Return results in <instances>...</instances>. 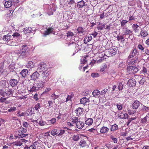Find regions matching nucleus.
Wrapping results in <instances>:
<instances>
[{"label":"nucleus","mask_w":149,"mask_h":149,"mask_svg":"<svg viewBox=\"0 0 149 149\" xmlns=\"http://www.w3.org/2000/svg\"><path fill=\"white\" fill-rule=\"evenodd\" d=\"M79 138V136L77 134L74 135L72 137V139L74 141H77Z\"/></svg>","instance_id":"obj_37"},{"label":"nucleus","mask_w":149,"mask_h":149,"mask_svg":"<svg viewBox=\"0 0 149 149\" xmlns=\"http://www.w3.org/2000/svg\"><path fill=\"white\" fill-rule=\"evenodd\" d=\"M76 124L77 128L79 129H81L84 127V123L79 119L78 122H77Z\"/></svg>","instance_id":"obj_19"},{"label":"nucleus","mask_w":149,"mask_h":149,"mask_svg":"<svg viewBox=\"0 0 149 149\" xmlns=\"http://www.w3.org/2000/svg\"><path fill=\"white\" fill-rule=\"evenodd\" d=\"M58 133L57 130L56 129L53 130L51 132V134L53 136H55Z\"/></svg>","instance_id":"obj_45"},{"label":"nucleus","mask_w":149,"mask_h":149,"mask_svg":"<svg viewBox=\"0 0 149 149\" xmlns=\"http://www.w3.org/2000/svg\"><path fill=\"white\" fill-rule=\"evenodd\" d=\"M100 94V92L98 90H94V97H96L97 96L98 97Z\"/></svg>","instance_id":"obj_39"},{"label":"nucleus","mask_w":149,"mask_h":149,"mask_svg":"<svg viewBox=\"0 0 149 149\" xmlns=\"http://www.w3.org/2000/svg\"><path fill=\"white\" fill-rule=\"evenodd\" d=\"M13 144L14 146H21L22 144V142L20 141H16L13 143Z\"/></svg>","instance_id":"obj_41"},{"label":"nucleus","mask_w":149,"mask_h":149,"mask_svg":"<svg viewBox=\"0 0 149 149\" xmlns=\"http://www.w3.org/2000/svg\"><path fill=\"white\" fill-rule=\"evenodd\" d=\"M123 86L122 83L120 82L118 86V89L119 90H122L123 88Z\"/></svg>","instance_id":"obj_59"},{"label":"nucleus","mask_w":149,"mask_h":149,"mask_svg":"<svg viewBox=\"0 0 149 149\" xmlns=\"http://www.w3.org/2000/svg\"><path fill=\"white\" fill-rule=\"evenodd\" d=\"M27 130L26 129L22 128L20 129L18 131V134L20 136L19 138H22L26 137L28 135L26 134Z\"/></svg>","instance_id":"obj_7"},{"label":"nucleus","mask_w":149,"mask_h":149,"mask_svg":"<svg viewBox=\"0 0 149 149\" xmlns=\"http://www.w3.org/2000/svg\"><path fill=\"white\" fill-rule=\"evenodd\" d=\"M128 21H127L126 20H122V21H120V24L121 25V26H124L128 22Z\"/></svg>","instance_id":"obj_51"},{"label":"nucleus","mask_w":149,"mask_h":149,"mask_svg":"<svg viewBox=\"0 0 149 149\" xmlns=\"http://www.w3.org/2000/svg\"><path fill=\"white\" fill-rule=\"evenodd\" d=\"M79 33L83 34L84 32V29L81 27H79L78 28L77 30Z\"/></svg>","instance_id":"obj_43"},{"label":"nucleus","mask_w":149,"mask_h":149,"mask_svg":"<svg viewBox=\"0 0 149 149\" xmlns=\"http://www.w3.org/2000/svg\"><path fill=\"white\" fill-rule=\"evenodd\" d=\"M18 82L15 79H11L9 81L10 84L12 87H14L17 85Z\"/></svg>","instance_id":"obj_20"},{"label":"nucleus","mask_w":149,"mask_h":149,"mask_svg":"<svg viewBox=\"0 0 149 149\" xmlns=\"http://www.w3.org/2000/svg\"><path fill=\"white\" fill-rule=\"evenodd\" d=\"M84 6L85 2L83 0L78 2L77 4V6L79 8H82Z\"/></svg>","instance_id":"obj_27"},{"label":"nucleus","mask_w":149,"mask_h":149,"mask_svg":"<svg viewBox=\"0 0 149 149\" xmlns=\"http://www.w3.org/2000/svg\"><path fill=\"white\" fill-rule=\"evenodd\" d=\"M87 61L86 58L85 57H82L81 59V64L85 63Z\"/></svg>","instance_id":"obj_53"},{"label":"nucleus","mask_w":149,"mask_h":149,"mask_svg":"<svg viewBox=\"0 0 149 149\" xmlns=\"http://www.w3.org/2000/svg\"><path fill=\"white\" fill-rule=\"evenodd\" d=\"M145 81L146 80L145 78H142V79L140 80V81H139V83L140 84L143 85Z\"/></svg>","instance_id":"obj_60"},{"label":"nucleus","mask_w":149,"mask_h":149,"mask_svg":"<svg viewBox=\"0 0 149 149\" xmlns=\"http://www.w3.org/2000/svg\"><path fill=\"white\" fill-rule=\"evenodd\" d=\"M123 29H124V35H130L132 33V32L130 30L127 28H124Z\"/></svg>","instance_id":"obj_32"},{"label":"nucleus","mask_w":149,"mask_h":149,"mask_svg":"<svg viewBox=\"0 0 149 149\" xmlns=\"http://www.w3.org/2000/svg\"><path fill=\"white\" fill-rule=\"evenodd\" d=\"M34 65L35 64L32 61H30L26 65V66L27 68H33Z\"/></svg>","instance_id":"obj_26"},{"label":"nucleus","mask_w":149,"mask_h":149,"mask_svg":"<svg viewBox=\"0 0 149 149\" xmlns=\"http://www.w3.org/2000/svg\"><path fill=\"white\" fill-rule=\"evenodd\" d=\"M54 28L53 26L49 27L46 29V30L45 31L43 34V36L46 37L47 36L49 35L50 33L53 32Z\"/></svg>","instance_id":"obj_8"},{"label":"nucleus","mask_w":149,"mask_h":149,"mask_svg":"<svg viewBox=\"0 0 149 149\" xmlns=\"http://www.w3.org/2000/svg\"><path fill=\"white\" fill-rule=\"evenodd\" d=\"M88 101V99L85 97H83L80 100L81 103L83 104H86Z\"/></svg>","instance_id":"obj_29"},{"label":"nucleus","mask_w":149,"mask_h":149,"mask_svg":"<svg viewBox=\"0 0 149 149\" xmlns=\"http://www.w3.org/2000/svg\"><path fill=\"white\" fill-rule=\"evenodd\" d=\"M137 53V52L136 49L135 48L133 49L128 57V59L130 60L131 58H134V56H135Z\"/></svg>","instance_id":"obj_12"},{"label":"nucleus","mask_w":149,"mask_h":149,"mask_svg":"<svg viewBox=\"0 0 149 149\" xmlns=\"http://www.w3.org/2000/svg\"><path fill=\"white\" fill-rule=\"evenodd\" d=\"M139 26L137 24H134L132 25V28L134 31V32L138 33L139 31V29L138 27Z\"/></svg>","instance_id":"obj_22"},{"label":"nucleus","mask_w":149,"mask_h":149,"mask_svg":"<svg viewBox=\"0 0 149 149\" xmlns=\"http://www.w3.org/2000/svg\"><path fill=\"white\" fill-rule=\"evenodd\" d=\"M110 138L113 141L114 143H117V139L116 138H115L113 136L111 135L110 136Z\"/></svg>","instance_id":"obj_55"},{"label":"nucleus","mask_w":149,"mask_h":149,"mask_svg":"<svg viewBox=\"0 0 149 149\" xmlns=\"http://www.w3.org/2000/svg\"><path fill=\"white\" fill-rule=\"evenodd\" d=\"M107 91L108 89H107L105 88L101 92L100 94L101 95H103L104 94H105L107 93Z\"/></svg>","instance_id":"obj_61"},{"label":"nucleus","mask_w":149,"mask_h":149,"mask_svg":"<svg viewBox=\"0 0 149 149\" xmlns=\"http://www.w3.org/2000/svg\"><path fill=\"white\" fill-rule=\"evenodd\" d=\"M148 33L147 31L143 29H141V31L139 33V34L138 35V36H141L142 38H144L148 35Z\"/></svg>","instance_id":"obj_10"},{"label":"nucleus","mask_w":149,"mask_h":149,"mask_svg":"<svg viewBox=\"0 0 149 149\" xmlns=\"http://www.w3.org/2000/svg\"><path fill=\"white\" fill-rule=\"evenodd\" d=\"M117 52V49L115 48H111L106 52L105 54L108 57L110 56L115 55Z\"/></svg>","instance_id":"obj_5"},{"label":"nucleus","mask_w":149,"mask_h":149,"mask_svg":"<svg viewBox=\"0 0 149 149\" xmlns=\"http://www.w3.org/2000/svg\"><path fill=\"white\" fill-rule=\"evenodd\" d=\"M4 62H2L0 63V75L4 73L5 71H7L5 69H4Z\"/></svg>","instance_id":"obj_17"},{"label":"nucleus","mask_w":149,"mask_h":149,"mask_svg":"<svg viewBox=\"0 0 149 149\" xmlns=\"http://www.w3.org/2000/svg\"><path fill=\"white\" fill-rule=\"evenodd\" d=\"M92 39V37L91 36H89L88 37H86L84 40V42L85 43H87L89 42Z\"/></svg>","instance_id":"obj_34"},{"label":"nucleus","mask_w":149,"mask_h":149,"mask_svg":"<svg viewBox=\"0 0 149 149\" xmlns=\"http://www.w3.org/2000/svg\"><path fill=\"white\" fill-rule=\"evenodd\" d=\"M40 74L37 71L34 72L31 75V79L33 80H36L40 76Z\"/></svg>","instance_id":"obj_16"},{"label":"nucleus","mask_w":149,"mask_h":149,"mask_svg":"<svg viewBox=\"0 0 149 149\" xmlns=\"http://www.w3.org/2000/svg\"><path fill=\"white\" fill-rule=\"evenodd\" d=\"M56 121V119L55 118H52L48 121L49 123L51 124H53L55 123Z\"/></svg>","instance_id":"obj_50"},{"label":"nucleus","mask_w":149,"mask_h":149,"mask_svg":"<svg viewBox=\"0 0 149 149\" xmlns=\"http://www.w3.org/2000/svg\"><path fill=\"white\" fill-rule=\"evenodd\" d=\"M37 120H34V122H37L38 123V124L41 126H44L45 123L46 122L45 121H43V120L40 119L38 120V122H37Z\"/></svg>","instance_id":"obj_35"},{"label":"nucleus","mask_w":149,"mask_h":149,"mask_svg":"<svg viewBox=\"0 0 149 149\" xmlns=\"http://www.w3.org/2000/svg\"><path fill=\"white\" fill-rule=\"evenodd\" d=\"M118 129V126L116 124L112 125L111 128V130L112 131H114Z\"/></svg>","instance_id":"obj_38"},{"label":"nucleus","mask_w":149,"mask_h":149,"mask_svg":"<svg viewBox=\"0 0 149 149\" xmlns=\"http://www.w3.org/2000/svg\"><path fill=\"white\" fill-rule=\"evenodd\" d=\"M93 121V120L92 118H89L86 120L85 123L86 124L88 125H90L92 124Z\"/></svg>","instance_id":"obj_31"},{"label":"nucleus","mask_w":149,"mask_h":149,"mask_svg":"<svg viewBox=\"0 0 149 149\" xmlns=\"http://www.w3.org/2000/svg\"><path fill=\"white\" fill-rule=\"evenodd\" d=\"M149 110V107H146L144 105L142 106L141 110L143 111L147 112Z\"/></svg>","instance_id":"obj_42"},{"label":"nucleus","mask_w":149,"mask_h":149,"mask_svg":"<svg viewBox=\"0 0 149 149\" xmlns=\"http://www.w3.org/2000/svg\"><path fill=\"white\" fill-rule=\"evenodd\" d=\"M79 145L81 147L84 148H88V147L86 141L84 140H82L80 141L79 142Z\"/></svg>","instance_id":"obj_15"},{"label":"nucleus","mask_w":149,"mask_h":149,"mask_svg":"<svg viewBox=\"0 0 149 149\" xmlns=\"http://www.w3.org/2000/svg\"><path fill=\"white\" fill-rule=\"evenodd\" d=\"M140 102L137 100L134 101L132 104V108L135 109H137L139 107Z\"/></svg>","instance_id":"obj_11"},{"label":"nucleus","mask_w":149,"mask_h":149,"mask_svg":"<svg viewBox=\"0 0 149 149\" xmlns=\"http://www.w3.org/2000/svg\"><path fill=\"white\" fill-rule=\"evenodd\" d=\"M51 74L50 71L47 72L42 73L41 74V81L43 83V85L44 86V84L47 82L49 79V75Z\"/></svg>","instance_id":"obj_4"},{"label":"nucleus","mask_w":149,"mask_h":149,"mask_svg":"<svg viewBox=\"0 0 149 149\" xmlns=\"http://www.w3.org/2000/svg\"><path fill=\"white\" fill-rule=\"evenodd\" d=\"M130 61L127 66H135L138 63V58L135 57L134 58H132V59H130Z\"/></svg>","instance_id":"obj_9"},{"label":"nucleus","mask_w":149,"mask_h":149,"mask_svg":"<svg viewBox=\"0 0 149 149\" xmlns=\"http://www.w3.org/2000/svg\"><path fill=\"white\" fill-rule=\"evenodd\" d=\"M136 81L135 79H130L127 82L128 85L130 87H132L136 85Z\"/></svg>","instance_id":"obj_14"},{"label":"nucleus","mask_w":149,"mask_h":149,"mask_svg":"<svg viewBox=\"0 0 149 149\" xmlns=\"http://www.w3.org/2000/svg\"><path fill=\"white\" fill-rule=\"evenodd\" d=\"M107 68V65L106 64H104V65L101 67L100 69V71L101 72L104 71Z\"/></svg>","instance_id":"obj_52"},{"label":"nucleus","mask_w":149,"mask_h":149,"mask_svg":"<svg viewBox=\"0 0 149 149\" xmlns=\"http://www.w3.org/2000/svg\"><path fill=\"white\" fill-rule=\"evenodd\" d=\"M15 64H11L8 67L9 69L11 72H13L15 68Z\"/></svg>","instance_id":"obj_40"},{"label":"nucleus","mask_w":149,"mask_h":149,"mask_svg":"<svg viewBox=\"0 0 149 149\" xmlns=\"http://www.w3.org/2000/svg\"><path fill=\"white\" fill-rule=\"evenodd\" d=\"M37 70L40 72L43 73L45 71L47 72L50 71L49 69L47 67L46 63L44 62H41L38 65Z\"/></svg>","instance_id":"obj_2"},{"label":"nucleus","mask_w":149,"mask_h":149,"mask_svg":"<svg viewBox=\"0 0 149 149\" xmlns=\"http://www.w3.org/2000/svg\"><path fill=\"white\" fill-rule=\"evenodd\" d=\"M116 106L117 109L119 110H121L122 109L123 106L122 104H117Z\"/></svg>","instance_id":"obj_62"},{"label":"nucleus","mask_w":149,"mask_h":149,"mask_svg":"<svg viewBox=\"0 0 149 149\" xmlns=\"http://www.w3.org/2000/svg\"><path fill=\"white\" fill-rule=\"evenodd\" d=\"M136 117H133V118H130L128 119V121L127 123V125L128 126L130 123L133 120H134L135 119H136Z\"/></svg>","instance_id":"obj_44"},{"label":"nucleus","mask_w":149,"mask_h":149,"mask_svg":"<svg viewBox=\"0 0 149 149\" xmlns=\"http://www.w3.org/2000/svg\"><path fill=\"white\" fill-rule=\"evenodd\" d=\"M28 47L26 45H23L22 46V49L18 50H16V53L18 54H20L21 56H22L23 57L26 56V51L28 49Z\"/></svg>","instance_id":"obj_3"},{"label":"nucleus","mask_w":149,"mask_h":149,"mask_svg":"<svg viewBox=\"0 0 149 149\" xmlns=\"http://www.w3.org/2000/svg\"><path fill=\"white\" fill-rule=\"evenodd\" d=\"M28 71L27 69L23 70L20 72L21 75L22 77H25L28 74Z\"/></svg>","instance_id":"obj_21"},{"label":"nucleus","mask_w":149,"mask_h":149,"mask_svg":"<svg viewBox=\"0 0 149 149\" xmlns=\"http://www.w3.org/2000/svg\"><path fill=\"white\" fill-rule=\"evenodd\" d=\"M109 130V129L105 127H102L100 130V132L102 133H107Z\"/></svg>","instance_id":"obj_28"},{"label":"nucleus","mask_w":149,"mask_h":149,"mask_svg":"<svg viewBox=\"0 0 149 149\" xmlns=\"http://www.w3.org/2000/svg\"><path fill=\"white\" fill-rule=\"evenodd\" d=\"M36 144L37 149H45V147L41 142L39 143L38 141H36Z\"/></svg>","instance_id":"obj_18"},{"label":"nucleus","mask_w":149,"mask_h":149,"mask_svg":"<svg viewBox=\"0 0 149 149\" xmlns=\"http://www.w3.org/2000/svg\"><path fill=\"white\" fill-rule=\"evenodd\" d=\"M127 72L129 74H135L138 71V68L135 66H129L127 67Z\"/></svg>","instance_id":"obj_6"},{"label":"nucleus","mask_w":149,"mask_h":149,"mask_svg":"<svg viewBox=\"0 0 149 149\" xmlns=\"http://www.w3.org/2000/svg\"><path fill=\"white\" fill-rule=\"evenodd\" d=\"M149 118V117L146 116L145 117L142 118L141 120V123L143 125H145L147 123V119Z\"/></svg>","instance_id":"obj_25"},{"label":"nucleus","mask_w":149,"mask_h":149,"mask_svg":"<svg viewBox=\"0 0 149 149\" xmlns=\"http://www.w3.org/2000/svg\"><path fill=\"white\" fill-rule=\"evenodd\" d=\"M32 31V29L31 27H28L25 28L24 30V32L25 33H27L31 32Z\"/></svg>","instance_id":"obj_33"},{"label":"nucleus","mask_w":149,"mask_h":149,"mask_svg":"<svg viewBox=\"0 0 149 149\" xmlns=\"http://www.w3.org/2000/svg\"><path fill=\"white\" fill-rule=\"evenodd\" d=\"M137 47L141 51H143L144 49L143 45L141 44L139 45Z\"/></svg>","instance_id":"obj_63"},{"label":"nucleus","mask_w":149,"mask_h":149,"mask_svg":"<svg viewBox=\"0 0 149 149\" xmlns=\"http://www.w3.org/2000/svg\"><path fill=\"white\" fill-rule=\"evenodd\" d=\"M72 98V96L71 95H68L67 97L66 98V100L64 101H62V103H64L65 102H67V101L69 100H71Z\"/></svg>","instance_id":"obj_48"},{"label":"nucleus","mask_w":149,"mask_h":149,"mask_svg":"<svg viewBox=\"0 0 149 149\" xmlns=\"http://www.w3.org/2000/svg\"><path fill=\"white\" fill-rule=\"evenodd\" d=\"M51 97L52 99L54 100L58 98L59 97V96L55 95L54 93H53Z\"/></svg>","instance_id":"obj_49"},{"label":"nucleus","mask_w":149,"mask_h":149,"mask_svg":"<svg viewBox=\"0 0 149 149\" xmlns=\"http://www.w3.org/2000/svg\"><path fill=\"white\" fill-rule=\"evenodd\" d=\"M44 86V85L42 82L38 81L34 82L33 85L28 86L27 88L29 91L30 92H36Z\"/></svg>","instance_id":"obj_1"},{"label":"nucleus","mask_w":149,"mask_h":149,"mask_svg":"<svg viewBox=\"0 0 149 149\" xmlns=\"http://www.w3.org/2000/svg\"><path fill=\"white\" fill-rule=\"evenodd\" d=\"M72 120L73 123L76 124V123L78 122L79 120L77 117H74L72 118Z\"/></svg>","instance_id":"obj_46"},{"label":"nucleus","mask_w":149,"mask_h":149,"mask_svg":"<svg viewBox=\"0 0 149 149\" xmlns=\"http://www.w3.org/2000/svg\"><path fill=\"white\" fill-rule=\"evenodd\" d=\"M16 109V107H11L8 110V111L9 112H13L15 111Z\"/></svg>","instance_id":"obj_58"},{"label":"nucleus","mask_w":149,"mask_h":149,"mask_svg":"<svg viewBox=\"0 0 149 149\" xmlns=\"http://www.w3.org/2000/svg\"><path fill=\"white\" fill-rule=\"evenodd\" d=\"M20 36L19 33L17 32L14 33L13 35L12 36H13V38H17Z\"/></svg>","instance_id":"obj_56"},{"label":"nucleus","mask_w":149,"mask_h":149,"mask_svg":"<svg viewBox=\"0 0 149 149\" xmlns=\"http://www.w3.org/2000/svg\"><path fill=\"white\" fill-rule=\"evenodd\" d=\"M12 39V36L8 34L5 35L3 37V40L6 42H9Z\"/></svg>","instance_id":"obj_13"},{"label":"nucleus","mask_w":149,"mask_h":149,"mask_svg":"<svg viewBox=\"0 0 149 149\" xmlns=\"http://www.w3.org/2000/svg\"><path fill=\"white\" fill-rule=\"evenodd\" d=\"M143 77L140 75H136V79L137 82H139V81L142 79Z\"/></svg>","instance_id":"obj_57"},{"label":"nucleus","mask_w":149,"mask_h":149,"mask_svg":"<svg viewBox=\"0 0 149 149\" xmlns=\"http://www.w3.org/2000/svg\"><path fill=\"white\" fill-rule=\"evenodd\" d=\"M105 26V25L104 24L102 23H100L98 25L97 29L98 30H102L103 28H104Z\"/></svg>","instance_id":"obj_36"},{"label":"nucleus","mask_w":149,"mask_h":149,"mask_svg":"<svg viewBox=\"0 0 149 149\" xmlns=\"http://www.w3.org/2000/svg\"><path fill=\"white\" fill-rule=\"evenodd\" d=\"M36 142L34 143L33 144L31 145L30 146L29 148V149H36Z\"/></svg>","instance_id":"obj_54"},{"label":"nucleus","mask_w":149,"mask_h":149,"mask_svg":"<svg viewBox=\"0 0 149 149\" xmlns=\"http://www.w3.org/2000/svg\"><path fill=\"white\" fill-rule=\"evenodd\" d=\"M13 93L12 90L10 89H8L6 90L5 91V96H9L10 95Z\"/></svg>","instance_id":"obj_30"},{"label":"nucleus","mask_w":149,"mask_h":149,"mask_svg":"<svg viewBox=\"0 0 149 149\" xmlns=\"http://www.w3.org/2000/svg\"><path fill=\"white\" fill-rule=\"evenodd\" d=\"M117 40L118 41H119L120 40L123 39V41H124L125 40L124 39V38L122 36H118L117 37Z\"/></svg>","instance_id":"obj_64"},{"label":"nucleus","mask_w":149,"mask_h":149,"mask_svg":"<svg viewBox=\"0 0 149 149\" xmlns=\"http://www.w3.org/2000/svg\"><path fill=\"white\" fill-rule=\"evenodd\" d=\"M84 110L83 108L79 107L76 109V112L78 116H79L82 114L83 113V111Z\"/></svg>","instance_id":"obj_23"},{"label":"nucleus","mask_w":149,"mask_h":149,"mask_svg":"<svg viewBox=\"0 0 149 149\" xmlns=\"http://www.w3.org/2000/svg\"><path fill=\"white\" fill-rule=\"evenodd\" d=\"M12 4V1H6L5 2L4 5L5 7L6 8H9L10 7Z\"/></svg>","instance_id":"obj_24"},{"label":"nucleus","mask_w":149,"mask_h":149,"mask_svg":"<svg viewBox=\"0 0 149 149\" xmlns=\"http://www.w3.org/2000/svg\"><path fill=\"white\" fill-rule=\"evenodd\" d=\"M40 107V104L39 103H37L35 105L34 108L36 110L38 111Z\"/></svg>","instance_id":"obj_47"}]
</instances>
